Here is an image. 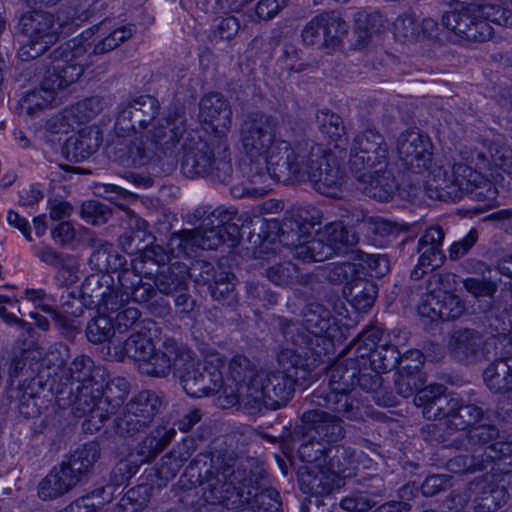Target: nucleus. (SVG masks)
I'll use <instances>...</instances> for the list:
<instances>
[{
    "mask_svg": "<svg viewBox=\"0 0 512 512\" xmlns=\"http://www.w3.org/2000/svg\"><path fill=\"white\" fill-rule=\"evenodd\" d=\"M134 26L111 28L104 20L61 46L45 59V73L39 89L28 92L19 102L20 113L34 116L55 100L58 90L76 82L86 67L92 64L91 55L111 51L133 34Z\"/></svg>",
    "mask_w": 512,
    "mask_h": 512,
    "instance_id": "f257e3e1",
    "label": "nucleus"
},
{
    "mask_svg": "<svg viewBox=\"0 0 512 512\" xmlns=\"http://www.w3.org/2000/svg\"><path fill=\"white\" fill-rule=\"evenodd\" d=\"M276 119L261 111L245 114L239 127V140L243 152L252 163L244 168L248 184L243 194L262 197L272 185L285 176L301 147L300 142L288 141L276 135Z\"/></svg>",
    "mask_w": 512,
    "mask_h": 512,
    "instance_id": "f03ea898",
    "label": "nucleus"
},
{
    "mask_svg": "<svg viewBox=\"0 0 512 512\" xmlns=\"http://www.w3.org/2000/svg\"><path fill=\"white\" fill-rule=\"evenodd\" d=\"M207 503L233 510L250 504L265 486V470L253 458L239 460L232 452L199 453L187 468Z\"/></svg>",
    "mask_w": 512,
    "mask_h": 512,
    "instance_id": "7ed1b4c3",
    "label": "nucleus"
},
{
    "mask_svg": "<svg viewBox=\"0 0 512 512\" xmlns=\"http://www.w3.org/2000/svg\"><path fill=\"white\" fill-rule=\"evenodd\" d=\"M305 440L298 448V456L304 463L325 465L329 472L343 478L354 475L358 456L350 446L339 445L345 436L343 420L329 412L312 408L301 416Z\"/></svg>",
    "mask_w": 512,
    "mask_h": 512,
    "instance_id": "20e7f679",
    "label": "nucleus"
},
{
    "mask_svg": "<svg viewBox=\"0 0 512 512\" xmlns=\"http://www.w3.org/2000/svg\"><path fill=\"white\" fill-rule=\"evenodd\" d=\"M424 194L430 199L444 202H454L466 194L472 200L492 203L498 191L486 176L465 162L455 163L451 170L435 167L428 173L423 184L409 185L407 197L410 200H418Z\"/></svg>",
    "mask_w": 512,
    "mask_h": 512,
    "instance_id": "39448f33",
    "label": "nucleus"
},
{
    "mask_svg": "<svg viewBox=\"0 0 512 512\" xmlns=\"http://www.w3.org/2000/svg\"><path fill=\"white\" fill-rule=\"evenodd\" d=\"M335 318L331 311L319 303L308 304L303 312V326L285 318L279 320V326L286 341L282 349V361H296L300 366L317 363L326 353V347L331 344L332 326Z\"/></svg>",
    "mask_w": 512,
    "mask_h": 512,
    "instance_id": "423d86ee",
    "label": "nucleus"
},
{
    "mask_svg": "<svg viewBox=\"0 0 512 512\" xmlns=\"http://www.w3.org/2000/svg\"><path fill=\"white\" fill-rule=\"evenodd\" d=\"M184 108L168 107L162 117L142 136L134 135L127 143V162L135 167L148 164L155 158L176 160L189 134Z\"/></svg>",
    "mask_w": 512,
    "mask_h": 512,
    "instance_id": "0eeeda50",
    "label": "nucleus"
},
{
    "mask_svg": "<svg viewBox=\"0 0 512 512\" xmlns=\"http://www.w3.org/2000/svg\"><path fill=\"white\" fill-rule=\"evenodd\" d=\"M98 0H79L73 8V13L62 19L60 14L55 16L42 10L24 13L18 21L17 29L27 37V41L19 50L22 61H29L41 56L53 45L67 25L68 21H87L98 10Z\"/></svg>",
    "mask_w": 512,
    "mask_h": 512,
    "instance_id": "6e6552de",
    "label": "nucleus"
},
{
    "mask_svg": "<svg viewBox=\"0 0 512 512\" xmlns=\"http://www.w3.org/2000/svg\"><path fill=\"white\" fill-rule=\"evenodd\" d=\"M355 365V356L331 365L326 372V385L313 391L306 400L311 405L334 412L340 418L352 421L362 419L363 411L359 402L350 396L360 373Z\"/></svg>",
    "mask_w": 512,
    "mask_h": 512,
    "instance_id": "1a4fd4ad",
    "label": "nucleus"
},
{
    "mask_svg": "<svg viewBox=\"0 0 512 512\" xmlns=\"http://www.w3.org/2000/svg\"><path fill=\"white\" fill-rule=\"evenodd\" d=\"M282 351L278 361L283 370L269 373L262 372L256 378L255 389L250 399L247 411L255 414L261 411L262 407L276 410L287 405L292 399L295 387H305L310 371L316 363H309L307 366H300L296 361L285 363L281 359Z\"/></svg>",
    "mask_w": 512,
    "mask_h": 512,
    "instance_id": "9d476101",
    "label": "nucleus"
},
{
    "mask_svg": "<svg viewBox=\"0 0 512 512\" xmlns=\"http://www.w3.org/2000/svg\"><path fill=\"white\" fill-rule=\"evenodd\" d=\"M441 384L425 387L415 394L413 402L422 408L429 420L445 419L448 428L463 431L485 419V412L476 404L466 403L456 394H446ZM489 419V415L486 416Z\"/></svg>",
    "mask_w": 512,
    "mask_h": 512,
    "instance_id": "9b49d317",
    "label": "nucleus"
},
{
    "mask_svg": "<svg viewBox=\"0 0 512 512\" xmlns=\"http://www.w3.org/2000/svg\"><path fill=\"white\" fill-rule=\"evenodd\" d=\"M99 455L96 442L85 443L73 450L66 461L53 467L40 481L38 496L44 501L54 500L87 482Z\"/></svg>",
    "mask_w": 512,
    "mask_h": 512,
    "instance_id": "f8f14e48",
    "label": "nucleus"
},
{
    "mask_svg": "<svg viewBox=\"0 0 512 512\" xmlns=\"http://www.w3.org/2000/svg\"><path fill=\"white\" fill-rule=\"evenodd\" d=\"M182 172L188 177L211 175L226 183L232 174L229 146L225 139L208 143L196 132L189 134L182 144Z\"/></svg>",
    "mask_w": 512,
    "mask_h": 512,
    "instance_id": "ddd939ff",
    "label": "nucleus"
},
{
    "mask_svg": "<svg viewBox=\"0 0 512 512\" xmlns=\"http://www.w3.org/2000/svg\"><path fill=\"white\" fill-rule=\"evenodd\" d=\"M290 163L285 176L298 181H308L320 194L339 197L344 185V175L334 157L320 148L309 152L302 144Z\"/></svg>",
    "mask_w": 512,
    "mask_h": 512,
    "instance_id": "4468645a",
    "label": "nucleus"
},
{
    "mask_svg": "<svg viewBox=\"0 0 512 512\" xmlns=\"http://www.w3.org/2000/svg\"><path fill=\"white\" fill-rule=\"evenodd\" d=\"M153 251L145 252L141 272L144 275H154L153 282L158 293L174 298V304L182 313H189L194 309L195 300L189 294V282L185 265L174 263L170 266L160 267V260L151 256ZM164 261V257H161Z\"/></svg>",
    "mask_w": 512,
    "mask_h": 512,
    "instance_id": "2eb2a0df",
    "label": "nucleus"
},
{
    "mask_svg": "<svg viewBox=\"0 0 512 512\" xmlns=\"http://www.w3.org/2000/svg\"><path fill=\"white\" fill-rule=\"evenodd\" d=\"M248 231H252L251 226H196L193 230L173 234L169 247L177 256L189 254L194 247L213 250L222 243L235 247L244 241L245 236L248 242Z\"/></svg>",
    "mask_w": 512,
    "mask_h": 512,
    "instance_id": "dca6fc26",
    "label": "nucleus"
},
{
    "mask_svg": "<svg viewBox=\"0 0 512 512\" xmlns=\"http://www.w3.org/2000/svg\"><path fill=\"white\" fill-rule=\"evenodd\" d=\"M491 334V337L483 340L482 333L476 329H455L449 336L447 350L454 359L464 364L489 360L499 354V346H504L507 340L505 331L500 330L498 337Z\"/></svg>",
    "mask_w": 512,
    "mask_h": 512,
    "instance_id": "f3484780",
    "label": "nucleus"
},
{
    "mask_svg": "<svg viewBox=\"0 0 512 512\" xmlns=\"http://www.w3.org/2000/svg\"><path fill=\"white\" fill-rule=\"evenodd\" d=\"M56 401L61 408L71 407L72 413L76 417L87 416L82 427L84 431L90 433L99 431L112 414V411L101 404L103 401V379L100 382L77 384L67 403L60 398H56Z\"/></svg>",
    "mask_w": 512,
    "mask_h": 512,
    "instance_id": "a211bd4d",
    "label": "nucleus"
},
{
    "mask_svg": "<svg viewBox=\"0 0 512 512\" xmlns=\"http://www.w3.org/2000/svg\"><path fill=\"white\" fill-rule=\"evenodd\" d=\"M160 404L159 397L153 391L140 392L113 419L114 434L121 439L134 438L150 426L159 411Z\"/></svg>",
    "mask_w": 512,
    "mask_h": 512,
    "instance_id": "6ab92c4d",
    "label": "nucleus"
},
{
    "mask_svg": "<svg viewBox=\"0 0 512 512\" xmlns=\"http://www.w3.org/2000/svg\"><path fill=\"white\" fill-rule=\"evenodd\" d=\"M460 156L493 184L501 176L500 171L512 177V148L500 137L485 140L481 147H465Z\"/></svg>",
    "mask_w": 512,
    "mask_h": 512,
    "instance_id": "aec40b11",
    "label": "nucleus"
},
{
    "mask_svg": "<svg viewBox=\"0 0 512 512\" xmlns=\"http://www.w3.org/2000/svg\"><path fill=\"white\" fill-rule=\"evenodd\" d=\"M159 113L160 103L151 95L134 97L119 105L115 128L127 134L123 142L126 150L129 139L146 133L157 121Z\"/></svg>",
    "mask_w": 512,
    "mask_h": 512,
    "instance_id": "412c9836",
    "label": "nucleus"
},
{
    "mask_svg": "<svg viewBox=\"0 0 512 512\" xmlns=\"http://www.w3.org/2000/svg\"><path fill=\"white\" fill-rule=\"evenodd\" d=\"M333 214L339 219L329 220L321 209L310 204L293 205L285 211L281 221L282 224H321L322 220L327 221L326 224H397L378 216L369 215L368 211L361 206H339Z\"/></svg>",
    "mask_w": 512,
    "mask_h": 512,
    "instance_id": "4be33fe9",
    "label": "nucleus"
},
{
    "mask_svg": "<svg viewBox=\"0 0 512 512\" xmlns=\"http://www.w3.org/2000/svg\"><path fill=\"white\" fill-rule=\"evenodd\" d=\"M477 5L456 3L441 17V25L459 42H484L491 38L492 27L479 19Z\"/></svg>",
    "mask_w": 512,
    "mask_h": 512,
    "instance_id": "5701e85b",
    "label": "nucleus"
},
{
    "mask_svg": "<svg viewBox=\"0 0 512 512\" xmlns=\"http://www.w3.org/2000/svg\"><path fill=\"white\" fill-rule=\"evenodd\" d=\"M349 164L355 173L378 166H388V147L379 131L367 128L354 137L350 147Z\"/></svg>",
    "mask_w": 512,
    "mask_h": 512,
    "instance_id": "b1692460",
    "label": "nucleus"
},
{
    "mask_svg": "<svg viewBox=\"0 0 512 512\" xmlns=\"http://www.w3.org/2000/svg\"><path fill=\"white\" fill-rule=\"evenodd\" d=\"M396 150L401 165L413 174L421 175L431 167L433 144L427 135L418 130L400 133Z\"/></svg>",
    "mask_w": 512,
    "mask_h": 512,
    "instance_id": "393cba45",
    "label": "nucleus"
},
{
    "mask_svg": "<svg viewBox=\"0 0 512 512\" xmlns=\"http://www.w3.org/2000/svg\"><path fill=\"white\" fill-rule=\"evenodd\" d=\"M261 374L247 357L234 356L229 362L224 395L232 399L230 403H238L246 410L256 388V378Z\"/></svg>",
    "mask_w": 512,
    "mask_h": 512,
    "instance_id": "a878e982",
    "label": "nucleus"
},
{
    "mask_svg": "<svg viewBox=\"0 0 512 512\" xmlns=\"http://www.w3.org/2000/svg\"><path fill=\"white\" fill-rule=\"evenodd\" d=\"M348 32V25L337 11H325L314 16L302 29L305 45L321 42L325 48L337 47Z\"/></svg>",
    "mask_w": 512,
    "mask_h": 512,
    "instance_id": "bb28decb",
    "label": "nucleus"
},
{
    "mask_svg": "<svg viewBox=\"0 0 512 512\" xmlns=\"http://www.w3.org/2000/svg\"><path fill=\"white\" fill-rule=\"evenodd\" d=\"M103 374L104 370L96 367L91 357L79 354L63 370L59 382L54 386L49 384L48 392H52L56 398L67 402L77 384L100 382L103 379Z\"/></svg>",
    "mask_w": 512,
    "mask_h": 512,
    "instance_id": "cd10ccee",
    "label": "nucleus"
},
{
    "mask_svg": "<svg viewBox=\"0 0 512 512\" xmlns=\"http://www.w3.org/2000/svg\"><path fill=\"white\" fill-rule=\"evenodd\" d=\"M463 287L476 299V309L483 313L485 319L489 322V333H500L507 331L505 323L498 314L499 307H496L494 300L497 292V283L490 278L469 277L462 280Z\"/></svg>",
    "mask_w": 512,
    "mask_h": 512,
    "instance_id": "c85d7f7f",
    "label": "nucleus"
},
{
    "mask_svg": "<svg viewBox=\"0 0 512 512\" xmlns=\"http://www.w3.org/2000/svg\"><path fill=\"white\" fill-rule=\"evenodd\" d=\"M289 231L282 230V226H259V231H248V243L253 249H258L259 253H268L276 251V243L295 249L298 257L300 246L304 245L307 238L310 237L307 232V226H296V229L289 226Z\"/></svg>",
    "mask_w": 512,
    "mask_h": 512,
    "instance_id": "c756f323",
    "label": "nucleus"
},
{
    "mask_svg": "<svg viewBox=\"0 0 512 512\" xmlns=\"http://www.w3.org/2000/svg\"><path fill=\"white\" fill-rule=\"evenodd\" d=\"M499 477L486 474L469 484V498L475 512H495L507 502L510 491L500 483L504 479Z\"/></svg>",
    "mask_w": 512,
    "mask_h": 512,
    "instance_id": "7c9ffc66",
    "label": "nucleus"
},
{
    "mask_svg": "<svg viewBox=\"0 0 512 512\" xmlns=\"http://www.w3.org/2000/svg\"><path fill=\"white\" fill-rule=\"evenodd\" d=\"M357 188L370 198L381 202L389 201L396 191L407 197L406 187H400L392 171L387 167H376L356 173Z\"/></svg>",
    "mask_w": 512,
    "mask_h": 512,
    "instance_id": "2f4dec72",
    "label": "nucleus"
},
{
    "mask_svg": "<svg viewBox=\"0 0 512 512\" xmlns=\"http://www.w3.org/2000/svg\"><path fill=\"white\" fill-rule=\"evenodd\" d=\"M112 277L107 274L94 273L87 276L81 285V305L90 309L103 308L115 311L119 308L118 293L112 288Z\"/></svg>",
    "mask_w": 512,
    "mask_h": 512,
    "instance_id": "473e14b6",
    "label": "nucleus"
},
{
    "mask_svg": "<svg viewBox=\"0 0 512 512\" xmlns=\"http://www.w3.org/2000/svg\"><path fill=\"white\" fill-rule=\"evenodd\" d=\"M199 118L218 139H223L231 128L232 109L229 101L218 92L205 95L199 104Z\"/></svg>",
    "mask_w": 512,
    "mask_h": 512,
    "instance_id": "72a5a7b5",
    "label": "nucleus"
},
{
    "mask_svg": "<svg viewBox=\"0 0 512 512\" xmlns=\"http://www.w3.org/2000/svg\"><path fill=\"white\" fill-rule=\"evenodd\" d=\"M466 311L465 301L453 293H427L418 305V313L431 321L459 319Z\"/></svg>",
    "mask_w": 512,
    "mask_h": 512,
    "instance_id": "f704fd0d",
    "label": "nucleus"
},
{
    "mask_svg": "<svg viewBox=\"0 0 512 512\" xmlns=\"http://www.w3.org/2000/svg\"><path fill=\"white\" fill-rule=\"evenodd\" d=\"M49 385L37 375L29 381L24 379L16 388H10V398L18 401V410L25 418H33L41 413L43 399L51 395Z\"/></svg>",
    "mask_w": 512,
    "mask_h": 512,
    "instance_id": "c9c22d12",
    "label": "nucleus"
},
{
    "mask_svg": "<svg viewBox=\"0 0 512 512\" xmlns=\"http://www.w3.org/2000/svg\"><path fill=\"white\" fill-rule=\"evenodd\" d=\"M176 435L174 425L161 422L134 447L131 456L138 464L151 463L171 443Z\"/></svg>",
    "mask_w": 512,
    "mask_h": 512,
    "instance_id": "e433bc0d",
    "label": "nucleus"
},
{
    "mask_svg": "<svg viewBox=\"0 0 512 512\" xmlns=\"http://www.w3.org/2000/svg\"><path fill=\"white\" fill-rule=\"evenodd\" d=\"M186 346L178 345L174 340L164 342L163 350L152 351L141 364H138L142 374L154 377H166L171 371L176 372V362Z\"/></svg>",
    "mask_w": 512,
    "mask_h": 512,
    "instance_id": "4c0bfd02",
    "label": "nucleus"
},
{
    "mask_svg": "<svg viewBox=\"0 0 512 512\" xmlns=\"http://www.w3.org/2000/svg\"><path fill=\"white\" fill-rule=\"evenodd\" d=\"M110 100L104 97L93 96L77 102L72 107L66 109L64 114L57 120L61 121L58 127L56 123L52 125L54 132H66L69 127H74L75 124H82L89 121L103 112L110 105Z\"/></svg>",
    "mask_w": 512,
    "mask_h": 512,
    "instance_id": "58836bf2",
    "label": "nucleus"
},
{
    "mask_svg": "<svg viewBox=\"0 0 512 512\" xmlns=\"http://www.w3.org/2000/svg\"><path fill=\"white\" fill-rule=\"evenodd\" d=\"M499 358L484 370L483 377L487 387L495 393H505L512 390V345L499 346Z\"/></svg>",
    "mask_w": 512,
    "mask_h": 512,
    "instance_id": "ea45409f",
    "label": "nucleus"
},
{
    "mask_svg": "<svg viewBox=\"0 0 512 512\" xmlns=\"http://www.w3.org/2000/svg\"><path fill=\"white\" fill-rule=\"evenodd\" d=\"M233 221L241 222L242 224L252 223L251 214L249 212L239 213L238 209L232 205H219L212 207L210 205H203L196 208L191 214L187 215V222L189 224H233Z\"/></svg>",
    "mask_w": 512,
    "mask_h": 512,
    "instance_id": "a19ab883",
    "label": "nucleus"
},
{
    "mask_svg": "<svg viewBox=\"0 0 512 512\" xmlns=\"http://www.w3.org/2000/svg\"><path fill=\"white\" fill-rule=\"evenodd\" d=\"M201 364L195 356V353L185 347L176 362V372L174 376L179 379L185 393L192 398H200V389L198 383L202 376Z\"/></svg>",
    "mask_w": 512,
    "mask_h": 512,
    "instance_id": "79ce46f5",
    "label": "nucleus"
},
{
    "mask_svg": "<svg viewBox=\"0 0 512 512\" xmlns=\"http://www.w3.org/2000/svg\"><path fill=\"white\" fill-rule=\"evenodd\" d=\"M267 278L282 287H292L296 284L309 287L318 292L320 282L313 274H300L296 265L291 262L278 263L266 270Z\"/></svg>",
    "mask_w": 512,
    "mask_h": 512,
    "instance_id": "37998d69",
    "label": "nucleus"
},
{
    "mask_svg": "<svg viewBox=\"0 0 512 512\" xmlns=\"http://www.w3.org/2000/svg\"><path fill=\"white\" fill-rule=\"evenodd\" d=\"M444 239V232L441 226H429L418 242V253H420V265L431 270L440 267L445 256L441 250Z\"/></svg>",
    "mask_w": 512,
    "mask_h": 512,
    "instance_id": "c03bdc74",
    "label": "nucleus"
},
{
    "mask_svg": "<svg viewBox=\"0 0 512 512\" xmlns=\"http://www.w3.org/2000/svg\"><path fill=\"white\" fill-rule=\"evenodd\" d=\"M478 449L483 459V470L491 467V474L497 476L512 473V441L504 440L502 437L488 450Z\"/></svg>",
    "mask_w": 512,
    "mask_h": 512,
    "instance_id": "a18cd8bd",
    "label": "nucleus"
},
{
    "mask_svg": "<svg viewBox=\"0 0 512 512\" xmlns=\"http://www.w3.org/2000/svg\"><path fill=\"white\" fill-rule=\"evenodd\" d=\"M343 293L357 311H366L374 304L378 287L371 280L355 278L345 285Z\"/></svg>",
    "mask_w": 512,
    "mask_h": 512,
    "instance_id": "49530a36",
    "label": "nucleus"
},
{
    "mask_svg": "<svg viewBox=\"0 0 512 512\" xmlns=\"http://www.w3.org/2000/svg\"><path fill=\"white\" fill-rule=\"evenodd\" d=\"M325 238L334 250V254L343 256L351 253L356 255L355 247L359 242V235L354 226H324Z\"/></svg>",
    "mask_w": 512,
    "mask_h": 512,
    "instance_id": "de8ad7c7",
    "label": "nucleus"
},
{
    "mask_svg": "<svg viewBox=\"0 0 512 512\" xmlns=\"http://www.w3.org/2000/svg\"><path fill=\"white\" fill-rule=\"evenodd\" d=\"M129 297L134 302L145 306L149 312L157 317H164L169 314L170 305L163 297L158 296V291L150 283H144L135 286L130 292Z\"/></svg>",
    "mask_w": 512,
    "mask_h": 512,
    "instance_id": "09e8293b",
    "label": "nucleus"
},
{
    "mask_svg": "<svg viewBox=\"0 0 512 512\" xmlns=\"http://www.w3.org/2000/svg\"><path fill=\"white\" fill-rule=\"evenodd\" d=\"M422 362L419 360L414 365H403L400 367L395 378V390L398 395L408 398L423 390L424 377L422 373Z\"/></svg>",
    "mask_w": 512,
    "mask_h": 512,
    "instance_id": "8fccbe9b",
    "label": "nucleus"
},
{
    "mask_svg": "<svg viewBox=\"0 0 512 512\" xmlns=\"http://www.w3.org/2000/svg\"><path fill=\"white\" fill-rule=\"evenodd\" d=\"M51 235L55 242L72 248L95 241L94 233L85 226H54Z\"/></svg>",
    "mask_w": 512,
    "mask_h": 512,
    "instance_id": "3c124183",
    "label": "nucleus"
},
{
    "mask_svg": "<svg viewBox=\"0 0 512 512\" xmlns=\"http://www.w3.org/2000/svg\"><path fill=\"white\" fill-rule=\"evenodd\" d=\"M334 255V250L326 240L324 231L318 232L315 238H307L298 250V258L304 262H321Z\"/></svg>",
    "mask_w": 512,
    "mask_h": 512,
    "instance_id": "603ef678",
    "label": "nucleus"
},
{
    "mask_svg": "<svg viewBox=\"0 0 512 512\" xmlns=\"http://www.w3.org/2000/svg\"><path fill=\"white\" fill-rule=\"evenodd\" d=\"M216 360L217 364H214L212 361H206L203 364L202 376L199 383V388H201L200 398L216 393H222L224 395L226 383L219 366L221 360L219 358Z\"/></svg>",
    "mask_w": 512,
    "mask_h": 512,
    "instance_id": "864d4df0",
    "label": "nucleus"
},
{
    "mask_svg": "<svg viewBox=\"0 0 512 512\" xmlns=\"http://www.w3.org/2000/svg\"><path fill=\"white\" fill-rule=\"evenodd\" d=\"M466 438L468 444L471 446L470 450H477L478 448L488 450V448L494 445V442H498L502 436L496 425L484 423L473 426L468 431Z\"/></svg>",
    "mask_w": 512,
    "mask_h": 512,
    "instance_id": "5fc2aeb1",
    "label": "nucleus"
},
{
    "mask_svg": "<svg viewBox=\"0 0 512 512\" xmlns=\"http://www.w3.org/2000/svg\"><path fill=\"white\" fill-rule=\"evenodd\" d=\"M368 363L380 371L386 373L400 364V353L396 346L383 343L376 347L367 357Z\"/></svg>",
    "mask_w": 512,
    "mask_h": 512,
    "instance_id": "6e6d98bb",
    "label": "nucleus"
},
{
    "mask_svg": "<svg viewBox=\"0 0 512 512\" xmlns=\"http://www.w3.org/2000/svg\"><path fill=\"white\" fill-rule=\"evenodd\" d=\"M86 337L93 344L108 341L115 334L112 315L98 313L86 325Z\"/></svg>",
    "mask_w": 512,
    "mask_h": 512,
    "instance_id": "4d7b16f0",
    "label": "nucleus"
},
{
    "mask_svg": "<svg viewBox=\"0 0 512 512\" xmlns=\"http://www.w3.org/2000/svg\"><path fill=\"white\" fill-rule=\"evenodd\" d=\"M154 343L151 338L141 332L131 334L123 343V354L141 364L152 351Z\"/></svg>",
    "mask_w": 512,
    "mask_h": 512,
    "instance_id": "13d9d810",
    "label": "nucleus"
},
{
    "mask_svg": "<svg viewBox=\"0 0 512 512\" xmlns=\"http://www.w3.org/2000/svg\"><path fill=\"white\" fill-rule=\"evenodd\" d=\"M89 263L93 269L105 274L117 270L122 264V257L113 251L112 245L105 244L92 252Z\"/></svg>",
    "mask_w": 512,
    "mask_h": 512,
    "instance_id": "bf43d9fd",
    "label": "nucleus"
},
{
    "mask_svg": "<svg viewBox=\"0 0 512 512\" xmlns=\"http://www.w3.org/2000/svg\"><path fill=\"white\" fill-rule=\"evenodd\" d=\"M234 278L232 275V279ZM209 290L212 298L223 306L234 307L238 302L234 284L227 273H221L214 283L209 285Z\"/></svg>",
    "mask_w": 512,
    "mask_h": 512,
    "instance_id": "052dcab7",
    "label": "nucleus"
},
{
    "mask_svg": "<svg viewBox=\"0 0 512 512\" xmlns=\"http://www.w3.org/2000/svg\"><path fill=\"white\" fill-rule=\"evenodd\" d=\"M279 493L275 489H262L255 492L250 504L241 506L240 512H281Z\"/></svg>",
    "mask_w": 512,
    "mask_h": 512,
    "instance_id": "680f3d73",
    "label": "nucleus"
},
{
    "mask_svg": "<svg viewBox=\"0 0 512 512\" xmlns=\"http://www.w3.org/2000/svg\"><path fill=\"white\" fill-rule=\"evenodd\" d=\"M129 388V382L125 378L114 377L110 379L105 385L103 384V401L101 404L107 409L111 406L110 411L113 412V409L124 402L129 393Z\"/></svg>",
    "mask_w": 512,
    "mask_h": 512,
    "instance_id": "e2e57ef3",
    "label": "nucleus"
},
{
    "mask_svg": "<svg viewBox=\"0 0 512 512\" xmlns=\"http://www.w3.org/2000/svg\"><path fill=\"white\" fill-rule=\"evenodd\" d=\"M369 359H361L356 357L355 367H359V374L356 379V386L368 393H377L382 387V377L380 371H376L372 365L368 363Z\"/></svg>",
    "mask_w": 512,
    "mask_h": 512,
    "instance_id": "0e129e2a",
    "label": "nucleus"
},
{
    "mask_svg": "<svg viewBox=\"0 0 512 512\" xmlns=\"http://www.w3.org/2000/svg\"><path fill=\"white\" fill-rule=\"evenodd\" d=\"M353 260L359 261V265L363 269H367L371 277H383L390 270L389 259L387 255L384 254H368L362 251H356Z\"/></svg>",
    "mask_w": 512,
    "mask_h": 512,
    "instance_id": "69168bd1",
    "label": "nucleus"
},
{
    "mask_svg": "<svg viewBox=\"0 0 512 512\" xmlns=\"http://www.w3.org/2000/svg\"><path fill=\"white\" fill-rule=\"evenodd\" d=\"M120 305L115 311H108L112 315L113 326L115 332L125 333L129 329L140 325V311L135 307H125L123 299L119 298Z\"/></svg>",
    "mask_w": 512,
    "mask_h": 512,
    "instance_id": "338daca9",
    "label": "nucleus"
},
{
    "mask_svg": "<svg viewBox=\"0 0 512 512\" xmlns=\"http://www.w3.org/2000/svg\"><path fill=\"white\" fill-rule=\"evenodd\" d=\"M98 148L97 139L92 140L85 131L77 136L70 137L67 141V151L76 160H83L92 155Z\"/></svg>",
    "mask_w": 512,
    "mask_h": 512,
    "instance_id": "774afa93",
    "label": "nucleus"
}]
</instances>
